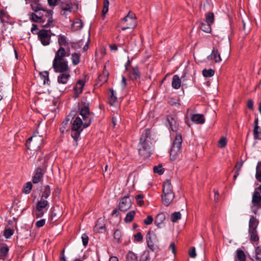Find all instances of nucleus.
<instances>
[{"mask_svg":"<svg viewBox=\"0 0 261 261\" xmlns=\"http://www.w3.org/2000/svg\"><path fill=\"white\" fill-rule=\"evenodd\" d=\"M181 155L180 149L171 147L170 153V159L172 161H175L179 158Z\"/></svg>","mask_w":261,"mask_h":261,"instance_id":"nucleus-21","label":"nucleus"},{"mask_svg":"<svg viewBox=\"0 0 261 261\" xmlns=\"http://www.w3.org/2000/svg\"><path fill=\"white\" fill-rule=\"evenodd\" d=\"M105 228V224H103V219L101 218L98 219L94 227L95 230L98 232H102V230H104Z\"/></svg>","mask_w":261,"mask_h":261,"instance_id":"nucleus-30","label":"nucleus"},{"mask_svg":"<svg viewBox=\"0 0 261 261\" xmlns=\"http://www.w3.org/2000/svg\"><path fill=\"white\" fill-rule=\"evenodd\" d=\"M256 178L259 181H261V162H258L256 166Z\"/></svg>","mask_w":261,"mask_h":261,"instance_id":"nucleus-45","label":"nucleus"},{"mask_svg":"<svg viewBox=\"0 0 261 261\" xmlns=\"http://www.w3.org/2000/svg\"><path fill=\"white\" fill-rule=\"evenodd\" d=\"M255 259L256 261H261V248L259 247L255 249Z\"/></svg>","mask_w":261,"mask_h":261,"instance_id":"nucleus-50","label":"nucleus"},{"mask_svg":"<svg viewBox=\"0 0 261 261\" xmlns=\"http://www.w3.org/2000/svg\"><path fill=\"white\" fill-rule=\"evenodd\" d=\"M84 85L85 82L82 80H80L77 82L75 86L74 87V98H77L79 96V95L82 93Z\"/></svg>","mask_w":261,"mask_h":261,"instance_id":"nucleus-18","label":"nucleus"},{"mask_svg":"<svg viewBox=\"0 0 261 261\" xmlns=\"http://www.w3.org/2000/svg\"><path fill=\"white\" fill-rule=\"evenodd\" d=\"M31 8L35 12H37L38 10H42L43 12V10H45L41 7L39 2H31Z\"/></svg>","mask_w":261,"mask_h":261,"instance_id":"nucleus-34","label":"nucleus"},{"mask_svg":"<svg viewBox=\"0 0 261 261\" xmlns=\"http://www.w3.org/2000/svg\"><path fill=\"white\" fill-rule=\"evenodd\" d=\"M208 59L214 60L217 63H219L221 61V58L219 53L217 50L213 49L211 55L207 57Z\"/></svg>","mask_w":261,"mask_h":261,"instance_id":"nucleus-27","label":"nucleus"},{"mask_svg":"<svg viewBox=\"0 0 261 261\" xmlns=\"http://www.w3.org/2000/svg\"><path fill=\"white\" fill-rule=\"evenodd\" d=\"M149 259V256L148 254H143L140 257V261H148Z\"/></svg>","mask_w":261,"mask_h":261,"instance_id":"nucleus-63","label":"nucleus"},{"mask_svg":"<svg viewBox=\"0 0 261 261\" xmlns=\"http://www.w3.org/2000/svg\"><path fill=\"white\" fill-rule=\"evenodd\" d=\"M109 0H103V9L102 11V17L105 18L106 14L109 11Z\"/></svg>","mask_w":261,"mask_h":261,"instance_id":"nucleus-41","label":"nucleus"},{"mask_svg":"<svg viewBox=\"0 0 261 261\" xmlns=\"http://www.w3.org/2000/svg\"><path fill=\"white\" fill-rule=\"evenodd\" d=\"M146 241L149 248L153 251L158 247V239L156 234L153 231H149L146 235Z\"/></svg>","mask_w":261,"mask_h":261,"instance_id":"nucleus-10","label":"nucleus"},{"mask_svg":"<svg viewBox=\"0 0 261 261\" xmlns=\"http://www.w3.org/2000/svg\"><path fill=\"white\" fill-rule=\"evenodd\" d=\"M215 71L212 69H203L202 70V74L204 77H210L214 75Z\"/></svg>","mask_w":261,"mask_h":261,"instance_id":"nucleus-43","label":"nucleus"},{"mask_svg":"<svg viewBox=\"0 0 261 261\" xmlns=\"http://www.w3.org/2000/svg\"><path fill=\"white\" fill-rule=\"evenodd\" d=\"M73 9V4L70 0L63 2L62 4V10L64 12H71Z\"/></svg>","mask_w":261,"mask_h":261,"instance_id":"nucleus-26","label":"nucleus"},{"mask_svg":"<svg viewBox=\"0 0 261 261\" xmlns=\"http://www.w3.org/2000/svg\"><path fill=\"white\" fill-rule=\"evenodd\" d=\"M211 24L207 22H201L199 27L202 31L208 33L211 32Z\"/></svg>","mask_w":261,"mask_h":261,"instance_id":"nucleus-33","label":"nucleus"},{"mask_svg":"<svg viewBox=\"0 0 261 261\" xmlns=\"http://www.w3.org/2000/svg\"><path fill=\"white\" fill-rule=\"evenodd\" d=\"M181 85V81L177 75H174L173 76L172 81V86L174 89H178Z\"/></svg>","mask_w":261,"mask_h":261,"instance_id":"nucleus-29","label":"nucleus"},{"mask_svg":"<svg viewBox=\"0 0 261 261\" xmlns=\"http://www.w3.org/2000/svg\"><path fill=\"white\" fill-rule=\"evenodd\" d=\"M109 74V72L106 69V66H105L102 73L97 77L96 85L97 86H100L103 83H106L108 79Z\"/></svg>","mask_w":261,"mask_h":261,"instance_id":"nucleus-14","label":"nucleus"},{"mask_svg":"<svg viewBox=\"0 0 261 261\" xmlns=\"http://www.w3.org/2000/svg\"><path fill=\"white\" fill-rule=\"evenodd\" d=\"M82 239L83 242V244L84 246H86L88 243L89 238L88 236L86 234H83L82 236Z\"/></svg>","mask_w":261,"mask_h":261,"instance_id":"nucleus-59","label":"nucleus"},{"mask_svg":"<svg viewBox=\"0 0 261 261\" xmlns=\"http://www.w3.org/2000/svg\"><path fill=\"white\" fill-rule=\"evenodd\" d=\"M10 18V17L5 10H1L0 11V19L2 22H7Z\"/></svg>","mask_w":261,"mask_h":261,"instance_id":"nucleus-35","label":"nucleus"},{"mask_svg":"<svg viewBox=\"0 0 261 261\" xmlns=\"http://www.w3.org/2000/svg\"><path fill=\"white\" fill-rule=\"evenodd\" d=\"M135 211H131L128 212L124 220L125 222L127 223L132 222L135 217Z\"/></svg>","mask_w":261,"mask_h":261,"instance_id":"nucleus-36","label":"nucleus"},{"mask_svg":"<svg viewBox=\"0 0 261 261\" xmlns=\"http://www.w3.org/2000/svg\"><path fill=\"white\" fill-rule=\"evenodd\" d=\"M259 223L258 220L254 216H251L249 221V231L257 230V228Z\"/></svg>","mask_w":261,"mask_h":261,"instance_id":"nucleus-20","label":"nucleus"},{"mask_svg":"<svg viewBox=\"0 0 261 261\" xmlns=\"http://www.w3.org/2000/svg\"><path fill=\"white\" fill-rule=\"evenodd\" d=\"M227 144V140L225 137H222L219 141L218 145L220 148H224Z\"/></svg>","mask_w":261,"mask_h":261,"instance_id":"nucleus-52","label":"nucleus"},{"mask_svg":"<svg viewBox=\"0 0 261 261\" xmlns=\"http://www.w3.org/2000/svg\"><path fill=\"white\" fill-rule=\"evenodd\" d=\"M50 194V189L49 186H45L43 187V191L41 195V199H44L46 200Z\"/></svg>","mask_w":261,"mask_h":261,"instance_id":"nucleus-31","label":"nucleus"},{"mask_svg":"<svg viewBox=\"0 0 261 261\" xmlns=\"http://www.w3.org/2000/svg\"><path fill=\"white\" fill-rule=\"evenodd\" d=\"M131 206V199L128 196H125L121 199L119 204V209L122 212H126L130 208Z\"/></svg>","mask_w":261,"mask_h":261,"instance_id":"nucleus-12","label":"nucleus"},{"mask_svg":"<svg viewBox=\"0 0 261 261\" xmlns=\"http://www.w3.org/2000/svg\"><path fill=\"white\" fill-rule=\"evenodd\" d=\"M250 236V241L251 242H257L259 240V237L257 230L249 231Z\"/></svg>","mask_w":261,"mask_h":261,"instance_id":"nucleus-38","label":"nucleus"},{"mask_svg":"<svg viewBox=\"0 0 261 261\" xmlns=\"http://www.w3.org/2000/svg\"><path fill=\"white\" fill-rule=\"evenodd\" d=\"M68 56H69V54L66 53L64 48L63 47H60L55 54L54 61L66 60L64 57Z\"/></svg>","mask_w":261,"mask_h":261,"instance_id":"nucleus-17","label":"nucleus"},{"mask_svg":"<svg viewBox=\"0 0 261 261\" xmlns=\"http://www.w3.org/2000/svg\"><path fill=\"white\" fill-rule=\"evenodd\" d=\"M149 134V129H144L142 133L140 142L138 145L139 153L143 159L149 157L152 153V144L148 139Z\"/></svg>","mask_w":261,"mask_h":261,"instance_id":"nucleus-2","label":"nucleus"},{"mask_svg":"<svg viewBox=\"0 0 261 261\" xmlns=\"http://www.w3.org/2000/svg\"><path fill=\"white\" fill-rule=\"evenodd\" d=\"M134 237L135 242H139L142 241L143 240V236L140 232L134 234Z\"/></svg>","mask_w":261,"mask_h":261,"instance_id":"nucleus-57","label":"nucleus"},{"mask_svg":"<svg viewBox=\"0 0 261 261\" xmlns=\"http://www.w3.org/2000/svg\"><path fill=\"white\" fill-rule=\"evenodd\" d=\"M58 43L60 47L65 46L68 44L66 38L64 35H60L58 36Z\"/></svg>","mask_w":261,"mask_h":261,"instance_id":"nucleus-39","label":"nucleus"},{"mask_svg":"<svg viewBox=\"0 0 261 261\" xmlns=\"http://www.w3.org/2000/svg\"><path fill=\"white\" fill-rule=\"evenodd\" d=\"M45 160L43 159V165L37 167L35 174L33 177L32 181L34 184H37L42 179L44 173L46 172V165L45 163Z\"/></svg>","mask_w":261,"mask_h":261,"instance_id":"nucleus-11","label":"nucleus"},{"mask_svg":"<svg viewBox=\"0 0 261 261\" xmlns=\"http://www.w3.org/2000/svg\"><path fill=\"white\" fill-rule=\"evenodd\" d=\"M122 23H125L126 25L121 29V31H124L129 29H134L137 26L136 17L135 14L129 11L122 20Z\"/></svg>","mask_w":261,"mask_h":261,"instance_id":"nucleus-6","label":"nucleus"},{"mask_svg":"<svg viewBox=\"0 0 261 261\" xmlns=\"http://www.w3.org/2000/svg\"><path fill=\"white\" fill-rule=\"evenodd\" d=\"M70 77V71L60 72L57 77V82L59 84L65 85Z\"/></svg>","mask_w":261,"mask_h":261,"instance_id":"nucleus-15","label":"nucleus"},{"mask_svg":"<svg viewBox=\"0 0 261 261\" xmlns=\"http://www.w3.org/2000/svg\"><path fill=\"white\" fill-rule=\"evenodd\" d=\"M165 215L163 213H159L155 217L154 223L159 227H162V225L165 220Z\"/></svg>","mask_w":261,"mask_h":261,"instance_id":"nucleus-25","label":"nucleus"},{"mask_svg":"<svg viewBox=\"0 0 261 261\" xmlns=\"http://www.w3.org/2000/svg\"><path fill=\"white\" fill-rule=\"evenodd\" d=\"M252 203L256 208H261V195L257 191H254L252 196Z\"/></svg>","mask_w":261,"mask_h":261,"instance_id":"nucleus-16","label":"nucleus"},{"mask_svg":"<svg viewBox=\"0 0 261 261\" xmlns=\"http://www.w3.org/2000/svg\"><path fill=\"white\" fill-rule=\"evenodd\" d=\"M181 219V214L179 212H174L171 214V220L173 222H176Z\"/></svg>","mask_w":261,"mask_h":261,"instance_id":"nucleus-42","label":"nucleus"},{"mask_svg":"<svg viewBox=\"0 0 261 261\" xmlns=\"http://www.w3.org/2000/svg\"><path fill=\"white\" fill-rule=\"evenodd\" d=\"M31 32L33 34L37 35L38 40L44 46L48 45L51 42L52 33L50 30L41 29L38 31V27L33 24L31 28Z\"/></svg>","mask_w":261,"mask_h":261,"instance_id":"nucleus-3","label":"nucleus"},{"mask_svg":"<svg viewBox=\"0 0 261 261\" xmlns=\"http://www.w3.org/2000/svg\"><path fill=\"white\" fill-rule=\"evenodd\" d=\"M153 171L154 173L159 174H162L164 173L163 168L162 165L155 166L153 167Z\"/></svg>","mask_w":261,"mask_h":261,"instance_id":"nucleus-51","label":"nucleus"},{"mask_svg":"<svg viewBox=\"0 0 261 261\" xmlns=\"http://www.w3.org/2000/svg\"><path fill=\"white\" fill-rule=\"evenodd\" d=\"M9 251V248L7 246H3L0 248V252L4 256H7Z\"/></svg>","mask_w":261,"mask_h":261,"instance_id":"nucleus-55","label":"nucleus"},{"mask_svg":"<svg viewBox=\"0 0 261 261\" xmlns=\"http://www.w3.org/2000/svg\"><path fill=\"white\" fill-rule=\"evenodd\" d=\"M189 255L192 258H194L196 256L195 247H191L189 251Z\"/></svg>","mask_w":261,"mask_h":261,"instance_id":"nucleus-61","label":"nucleus"},{"mask_svg":"<svg viewBox=\"0 0 261 261\" xmlns=\"http://www.w3.org/2000/svg\"><path fill=\"white\" fill-rule=\"evenodd\" d=\"M53 68L55 72L58 73L70 71L67 60L53 61Z\"/></svg>","mask_w":261,"mask_h":261,"instance_id":"nucleus-9","label":"nucleus"},{"mask_svg":"<svg viewBox=\"0 0 261 261\" xmlns=\"http://www.w3.org/2000/svg\"><path fill=\"white\" fill-rule=\"evenodd\" d=\"M121 85V87H122V89H124L126 87V85H127L126 80L124 76H123L122 77Z\"/></svg>","mask_w":261,"mask_h":261,"instance_id":"nucleus-64","label":"nucleus"},{"mask_svg":"<svg viewBox=\"0 0 261 261\" xmlns=\"http://www.w3.org/2000/svg\"><path fill=\"white\" fill-rule=\"evenodd\" d=\"M32 189V185L31 182H28L26 183L23 189V192L25 194H29L30 193L31 190Z\"/></svg>","mask_w":261,"mask_h":261,"instance_id":"nucleus-48","label":"nucleus"},{"mask_svg":"<svg viewBox=\"0 0 261 261\" xmlns=\"http://www.w3.org/2000/svg\"><path fill=\"white\" fill-rule=\"evenodd\" d=\"M80 114L82 117V119L79 117H76L72 122L70 127L71 136L75 141L76 145L80 138L82 132L84 128H87L90 125L93 118V114L90 112L88 105L83 106L81 108Z\"/></svg>","mask_w":261,"mask_h":261,"instance_id":"nucleus-1","label":"nucleus"},{"mask_svg":"<svg viewBox=\"0 0 261 261\" xmlns=\"http://www.w3.org/2000/svg\"><path fill=\"white\" fill-rule=\"evenodd\" d=\"M143 222L146 225H150L153 222V218L151 216L149 215L147 217L146 219L144 220Z\"/></svg>","mask_w":261,"mask_h":261,"instance_id":"nucleus-60","label":"nucleus"},{"mask_svg":"<svg viewBox=\"0 0 261 261\" xmlns=\"http://www.w3.org/2000/svg\"><path fill=\"white\" fill-rule=\"evenodd\" d=\"M143 198V196L142 194H138L136 196V198L137 201V204L140 206L142 205L144 203V201L142 200Z\"/></svg>","mask_w":261,"mask_h":261,"instance_id":"nucleus-58","label":"nucleus"},{"mask_svg":"<svg viewBox=\"0 0 261 261\" xmlns=\"http://www.w3.org/2000/svg\"><path fill=\"white\" fill-rule=\"evenodd\" d=\"M181 143H182V137H181V135L177 134L174 138L173 142L172 147L180 149Z\"/></svg>","mask_w":261,"mask_h":261,"instance_id":"nucleus-28","label":"nucleus"},{"mask_svg":"<svg viewBox=\"0 0 261 261\" xmlns=\"http://www.w3.org/2000/svg\"><path fill=\"white\" fill-rule=\"evenodd\" d=\"M191 120L196 124H203L205 122L204 116L202 114H195L191 116Z\"/></svg>","mask_w":261,"mask_h":261,"instance_id":"nucleus-23","label":"nucleus"},{"mask_svg":"<svg viewBox=\"0 0 261 261\" xmlns=\"http://www.w3.org/2000/svg\"><path fill=\"white\" fill-rule=\"evenodd\" d=\"M83 27V23L81 20H77L76 21L74 22L72 24V28L75 31H78L81 29Z\"/></svg>","mask_w":261,"mask_h":261,"instance_id":"nucleus-44","label":"nucleus"},{"mask_svg":"<svg viewBox=\"0 0 261 261\" xmlns=\"http://www.w3.org/2000/svg\"><path fill=\"white\" fill-rule=\"evenodd\" d=\"M127 261H137V255L133 252L129 251L126 256Z\"/></svg>","mask_w":261,"mask_h":261,"instance_id":"nucleus-46","label":"nucleus"},{"mask_svg":"<svg viewBox=\"0 0 261 261\" xmlns=\"http://www.w3.org/2000/svg\"><path fill=\"white\" fill-rule=\"evenodd\" d=\"M258 126L256 125L253 130L254 137L255 139H260L261 136V133L258 131Z\"/></svg>","mask_w":261,"mask_h":261,"instance_id":"nucleus-53","label":"nucleus"},{"mask_svg":"<svg viewBox=\"0 0 261 261\" xmlns=\"http://www.w3.org/2000/svg\"><path fill=\"white\" fill-rule=\"evenodd\" d=\"M42 136L38 135V133H35L29 138L27 141V146L29 149L39 150L43 142Z\"/></svg>","mask_w":261,"mask_h":261,"instance_id":"nucleus-5","label":"nucleus"},{"mask_svg":"<svg viewBox=\"0 0 261 261\" xmlns=\"http://www.w3.org/2000/svg\"><path fill=\"white\" fill-rule=\"evenodd\" d=\"M48 207V202L44 199H40V200L38 201L36 206V217H42L47 211Z\"/></svg>","mask_w":261,"mask_h":261,"instance_id":"nucleus-8","label":"nucleus"},{"mask_svg":"<svg viewBox=\"0 0 261 261\" xmlns=\"http://www.w3.org/2000/svg\"><path fill=\"white\" fill-rule=\"evenodd\" d=\"M237 257L240 261H245L246 259V256L244 251L240 249H237L236 251Z\"/></svg>","mask_w":261,"mask_h":261,"instance_id":"nucleus-37","label":"nucleus"},{"mask_svg":"<svg viewBox=\"0 0 261 261\" xmlns=\"http://www.w3.org/2000/svg\"><path fill=\"white\" fill-rule=\"evenodd\" d=\"M110 100H111V105H112L113 103H114L117 100V97L115 95V92L113 89H110Z\"/></svg>","mask_w":261,"mask_h":261,"instance_id":"nucleus-54","label":"nucleus"},{"mask_svg":"<svg viewBox=\"0 0 261 261\" xmlns=\"http://www.w3.org/2000/svg\"><path fill=\"white\" fill-rule=\"evenodd\" d=\"M214 21V15L212 12H210L206 15V22L210 24H212Z\"/></svg>","mask_w":261,"mask_h":261,"instance_id":"nucleus-47","label":"nucleus"},{"mask_svg":"<svg viewBox=\"0 0 261 261\" xmlns=\"http://www.w3.org/2000/svg\"><path fill=\"white\" fill-rule=\"evenodd\" d=\"M39 75L40 78L43 81V84H48L49 82L48 72L46 71H42L40 72Z\"/></svg>","mask_w":261,"mask_h":261,"instance_id":"nucleus-32","label":"nucleus"},{"mask_svg":"<svg viewBox=\"0 0 261 261\" xmlns=\"http://www.w3.org/2000/svg\"><path fill=\"white\" fill-rule=\"evenodd\" d=\"M167 121L169 125H170V128L172 131L175 132L177 130L178 124L176 120L173 117L168 116L167 118Z\"/></svg>","mask_w":261,"mask_h":261,"instance_id":"nucleus-24","label":"nucleus"},{"mask_svg":"<svg viewBox=\"0 0 261 261\" xmlns=\"http://www.w3.org/2000/svg\"><path fill=\"white\" fill-rule=\"evenodd\" d=\"M114 238L117 240L118 243L120 242L121 231L117 229L115 231L114 233Z\"/></svg>","mask_w":261,"mask_h":261,"instance_id":"nucleus-56","label":"nucleus"},{"mask_svg":"<svg viewBox=\"0 0 261 261\" xmlns=\"http://www.w3.org/2000/svg\"><path fill=\"white\" fill-rule=\"evenodd\" d=\"M71 60L74 65H77L80 62V55L77 53H73L71 55Z\"/></svg>","mask_w":261,"mask_h":261,"instance_id":"nucleus-40","label":"nucleus"},{"mask_svg":"<svg viewBox=\"0 0 261 261\" xmlns=\"http://www.w3.org/2000/svg\"><path fill=\"white\" fill-rule=\"evenodd\" d=\"M43 13L44 15L42 16V19H40L41 21L38 22L41 24L42 27L47 28L54 26L55 21L53 18V11L43 10Z\"/></svg>","mask_w":261,"mask_h":261,"instance_id":"nucleus-7","label":"nucleus"},{"mask_svg":"<svg viewBox=\"0 0 261 261\" xmlns=\"http://www.w3.org/2000/svg\"><path fill=\"white\" fill-rule=\"evenodd\" d=\"M14 233V230L8 228L5 230L4 232V236L6 239L9 238Z\"/></svg>","mask_w":261,"mask_h":261,"instance_id":"nucleus-49","label":"nucleus"},{"mask_svg":"<svg viewBox=\"0 0 261 261\" xmlns=\"http://www.w3.org/2000/svg\"><path fill=\"white\" fill-rule=\"evenodd\" d=\"M71 122H70V119L69 116H68L66 118L65 120L62 123L60 130L62 134H64L67 131H68L70 128V124Z\"/></svg>","mask_w":261,"mask_h":261,"instance_id":"nucleus-19","label":"nucleus"},{"mask_svg":"<svg viewBox=\"0 0 261 261\" xmlns=\"http://www.w3.org/2000/svg\"><path fill=\"white\" fill-rule=\"evenodd\" d=\"M174 197L172 186L169 180H166L163 186V194L162 195V202L166 206H168Z\"/></svg>","mask_w":261,"mask_h":261,"instance_id":"nucleus-4","label":"nucleus"},{"mask_svg":"<svg viewBox=\"0 0 261 261\" xmlns=\"http://www.w3.org/2000/svg\"><path fill=\"white\" fill-rule=\"evenodd\" d=\"M127 71L128 76L130 80L137 81L140 78L141 72L137 66L132 67Z\"/></svg>","mask_w":261,"mask_h":261,"instance_id":"nucleus-13","label":"nucleus"},{"mask_svg":"<svg viewBox=\"0 0 261 261\" xmlns=\"http://www.w3.org/2000/svg\"><path fill=\"white\" fill-rule=\"evenodd\" d=\"M45 222L46 221L44 219L38 220L36 222V226L38 228H40L45 225Z\"/></svg>","mask_w":261,"mask_h":261,"instance_id":"nucleus-62","label":"nucleus"},{"mask_svg":"<svg viewBox=\"0 0 261 261\" xmlns=\"http://www.w3.org/2000/svg\"><path fill=\"white\" fill-rule=\"evenodd\" d=\"M29 15L30 18L32 21L38 22L41 21L40 19H42L41 17L44 15V13L42 10H38L37 12L32 13Z\"/></svg>","mask_w":261,"mask_h":261,"instance_id":"nucleus-22","label":"nucleus"}]
</instances>
